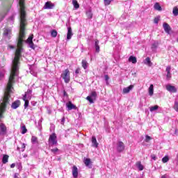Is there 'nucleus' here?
I'll list each match as a JSON object with an SVG mask.
<instances>
[{
  "mask_svg": "<svg viewBox=\"0 0 178 178\" xmlns=\"http://www.w3.org/2000/svg\"><path fill=\"white\" fill-rule=\"evenodd\" d=\"M19 6V14H20V26H19V36L17 42L18 48L16 49L15 58L13 60L11 72L9 77L8 83L4 93V97L2 102L0 104V112H5L6 111V106L9 104V98L10 94H12L13 87L12 83H15V77L19 75V65H20V56H22V44H23V38H24V31L26 30V24L27 21L26 20V3L24 0L17 1Z\"/></svg>",
  "mask_w": 178,
  "mask_h": 178,
  "instance_id": "obj_1",
  "label": "nucleus"
},
{
  "mask_svg": "<svg viewBox=\"0 0 178 178\" xmlns=\"http://www.w3.org/2000/svg\"><path fill=\"white\" fill-rule=\"evenodd\" d=\"M56 134H52L49 138V147H54V145H58V140L56 139Z\"/></svg>",
  "mask_w": 178,
  "mask_h": 178,
  "instance_id": "obj_2",
  "label": "nucleus"
},
{
  "mask_svg": "<svg viewBox=\"0 0 178 178\" xmlns=\"http://www.w3.org/2000/svg\"><path fill=\"white\" fill-rule=\"evenodd\" d=\"M61 77L64 80L65 83H69L70 81V71L68 69H66L61 74Z\"/></svg>",
  "mask_w": 178,
  "mask_h": 178,
  "instance_id": "obj_3",
  "label": "nucleus"
},
{
  "mask_svg": "<svg viewBox=\"0 0 178 178\" xmlns=\"http://www.w3.org/2000/svg\"><path fill=\"white\" fill-rule=\"evenodd\" d=\"M97 92L92 91L90 93V96H88L86 97V99H87V101H88L90 102V104H94V100L93 99H95V98H97ZM92 98H93V99H92Z\"/></svg>",
  "mask_w": 178,
  "mask_h": 178,
  "instance_id": "obj_4",
  "label": "nucleus"
},
{
  "mask_svg": "<svg viewBox=\"0 0 178 178\" xmlns=\"http://www.w3.org/2000/svg\"><path fill=\"white\" fill-rule=\"evenodd\" d=\"M8 133V128L3 123H0V136H5Z\"/></svg>",
  "mask_w": 178,
  "mask_h": 178,
  "instance_id": "obj_5",
  "label": "nucleus"
},
{
  "mask_svg": "<svg viewBox=\"0 0 178 178\" xmlns=\"http://www.w3.org/2000/svg\"><path fill=\"white\" fill-rule=\"evenodd\" d=\"M125 148L124 143L122 141H119L117 143V151L118 152H123L124 149Z\"/></svg>",
  "mask_w": 178,
  "mask_h": 178,
  "instance_id": "obj_6",
  "label": "nucleus"
},
{
  "mask_svg": "<svg viewBox=\"0 0 178 178\" xmlns=\"http://www.w3.org/2000/svg\"><path fill=\"white\" fill-rule=\"evenodd\" d=\"M3 37L6 40H9L12 37V31L10 29L4 30Z\"/></svg>",
  "mask_w": 178,
  "mask_h": 178,
  "instance_id": "obj_7",
  "label": "nucleus"
},
{
  "mask_svg": "<svg viewBox=\"0 0 178 178\" xmlns=\"http://www.w3.org/2000/svg\"><path fill=\"white\" fill-rule=\"evenodd\" d=\"M83 163L87 168H88L89 169H92V162H91L90 159L84 158Z\"/></svg>",
  "mask_w": 178,
  "mask_h": 178,
  "instance_id": "obj_8",
  "label": "nucleus"
},
{
  "mask_svg": "<svg viewBox=\"0 0 178 178\" xmlns=\"http://www.w3.org/2000/svg\"><path fill=\"white\" fill-rule=\"evenodd\" d=\"M165 88L169 92H177V89L173 86L166 85Z\"/></svg>",
  "mask_w": 178,
  "mask_h": 178,
  "instance_id": "obj_9",
  "label": "nucleus"
},
{
  "mask_svg": "<svg viewBox=\"0 0 178 178\" xmlns=\"http://www.w3.org/2000/svg\"><path fill=\"white\" fill-rule=\"evenodd\" d=\"M54 8H55V4L51 1H47L43 7L44 9H54Z\"/></svg>",
  "mask_w": 178,
  "mask_h": 178,
  "instance_id": "obj_10",
  "label": "nucleus"
},
{
  "mask_svg": "<svg viewBox=\"0 0 178 178\" xmlns=\"http://www.w3.org/2000/svg\"><path fill=\"white\" fill-rule=\"evenodd\" d=\"M163 27L164 29V31L167 33V34H169L170 33V30H172V28H170V26L168 23L164 22L163 24Z\"/></svg>",
  "mask_w": 178,
  "mask_h": 178,
  "instance_id": "obj_11",
  "label": "nucleus"
},
{
  "mask_svg": "<svg viewBox=\"0 0 178 178\" xmlns=\"http://www.w3.org/2000/svg\"><path fill=\"white\" fill-rule=\"evenodd\" d=\"M72 176L74 178L79 177V169L76 165L72 167Z\"/></svg>",
  "mask_w": 178,
  "mask_h": 178,
  "instance_id": "obj_12",
  "label": "nucleus"
},
{
  "mask_svg": "<svg viewBox=\"0 0 178 178\" xmlns=\"http://www.w3.org/2000/svg\"><path fill=\"white\" fill-rule=\"evenodd\" d=\"M133 88H134V85H130L127 88H124L122 90V92L123 94H129V92H130V91H131Z\"/></svg>",
  "mask_w": 178,
  "mask_h": 178,
  "instance_id": "obj_13",
  "label": "nucleus"
},
{
  "mask_svg": "<svg viewBox=\"0 0 178 178\" xmlns=\"http://www.w3.org/2000/svg\"><path fill=\"white\" fill-rule=\"evenodd\" d=\"M20 106V100H16L11 104L12 109H17Z\"/></svg>",
  "mask_w": 178,
  "mask_h": 178,
  "instance_id": "obj_14",
  "label": "nucleus"
},
{
  "mask_svg": "<svg viewBox=\"0 0 178 178\" xmlns=\"http://www.w3.org/2000/svg\"><path fill=\"white\" fill-rule=\"evenodd\" d=\"M32 92V90L28 89L24 97H25L26 99H31V97H33Z\"/></svg>",
  "mask_w": 178,
  "mask_h": 178,
  "instance_id": "obj_15",
  "label": "nucleus"
},
{
  "mask_svg": "<svg viewBox=\"0 0 178 178\" xmlns=\"http://www.w3.org/2000/svg\"><path fill=\"white\" fill-rule=\"evenodd\" d=\"M72 37H73V31H72V27H68L67 33V40H71Z\"/></svg>",
  "mask_w": 178,
  "mask_h": 178,
  "instance_id": "obj_16",
  "label": "nucleus"
},
{
  "mask_svg": "<svg viewBox=\"0 0 178 178\" xmlns=\"http://www.w3.org/2000/svg\"><path fill=\"white\" fill-rule=\"evenodd\" d=\"M98 142H97V138L95 136L92 137V146L95 148H98Z\"/></svg>",
  "mask_w": 178,
  "mask_h": 178,
  "instance_id": "obj_17",
  "label": "nucleus"
},
{
  "mask_svg": "<svg viewBox=\"0 0 178 178\" xmlns=\"http://www.w3.org/2000/svg\"><path fill=\"white\" fill-rule=\"evenodd\" d=\"M67 108H68V111H72V109H77V107L74 104L71 103V102L67 104Z\"/></svg>",
  "mask_w": 178,
  "mask_h": 178,
  "instance_id": "obj_18",
  "label": "nucleus"
},
{
  "mask_svg": "<svg viewBox=\"0 0 178 178\" xmlns=\"http://www.w3.org/2000/svg\"><path fill=\"white\" fill-rule=\"evenodd\" d=\"M95 47L96 49V52H99V40H95Z\"/></svg>",
  "mask_w": 178,
  "mask_h": 178,
  "instance_id": "obj_19",
  "label": "nucleus"
},
{
  "mask_svg": "<svg viewBox=\"0 0 178 178\" xmlns=\"http://www.w3.org/2000/svg\"><path fill=\"white\" fill-rule=\"evenodd\" d=\"M9 161V156L8 154H4L3 155L2 158V163L3 164L8 163V161Z\"/></svg>",
  "mask_w": 178,
  "mask_h": 178,
  "instance_id": "obj_20",
  "label": "nucleus"
},
{
  "mask_svg": "<svg viewBox=\"0 0 178 178\" xmlns=\"http://www.w3.org/2000/svg\"><path fill=\"white\" fill-rule=\"evenodd\" d=\"M145 65H147V66H152V63L151 62V58L149 57H147L144 61Z\"/></svg>",
  "mask_w": 178,
  "mask_h": 178,
  "instance_id": "obj_21",
  "label": "nucleus"
},
{
  "mask_svg": "<svg viewBox=\"0 0 178 178\" xmlns=\"http://www.w3.org/2000/svg\"><path fill=\"white\" fill-rule=\"evenodd\" d=\"M136 165L139 170H144V165L141 164V161H137Z\"/></svg>",
  "mask_w": 178,
  "mask_h": 178,
  "instance_id": "obj_22",
  "label": "nucleus"
},
{
  "mask_svg": "<svg viewBox=\"0 0 178 178\" xmlns=\"http://www.w3.org/2000/svg\"><path fill=\"white\" fill-rule=\"evenodd\" d=\"M149 95L152 97L154 95V85L151 84L149 88Z\"/></svg>",
  "mask_w": 178,
  "mask_h": 178,
  "instance_id": "obj_23",
  "label": "nucleus"
},
{
  "mask_svg": "<svg viewBox=\"0 0 178 178\" xmlns=\"http://www.w3.org/2000/svg\"><path fill=\"white\" fill-rule=\"evenodd\" d=\"M159 108V106L154 105V106L149 107V111H150V112H155V111H158Z\"/></svg>",
  "mask_w": 178,
  "mask_h": 178,
  "instance_id": "obj_24",
  "label": "nucleus"
},
{
  "mask_svg": "<svg viewBox=\"0 0 178 178\" xmlns=\"http://www.w3.org/2000/svg\"><path fill=\"white\" fill-rule=\"evenodd\" d=\"M72 5L75 9H79V8H80V4H79L77 0H72Z\"/></svg>",
  "mask_w": 178,
  "mask_h": 178,
  "instance_id": "obj_25",
  "label": "nucleus"
},
{
  "mask_svg": "<svg viewBox=\"0 0 178 178\" xmlns=\"http://www.w3.org/2000/svg\"><path fill=\"white\" fill-rule=\"evenodd\" d=\"M129 62H131V63H137V58H136L133 56H131L129 58Z\"/></svg>",
  "mask_w": 178,
  "mask_h": 178,
  "instance_id": "obj_26",
  "label": "nucleus"
},
{
  "mask_svg": "<svg viewBox=\"0 0 178 178\" xmlns=\"http://www.w3.org/2000/svg\"><path fill=\"white\" fill-rule=\"evenodd\" d=\"M154 8L156 10H162V7H161V5H159V3H156L154 6Z\"/></svg>",
  "mask_w": 178,
  "mask_h": 178,
  "instance_id": "obj_27",
  "label": "nucleus"
},
{
  "mask_svg": "<svg viewBox=\"0 0 178 178\" xmlns=\"http://www.w3.org/2000/svg\"><path fill=\"white\" fill-rule=\"evenodd\" d=\"M81 63H82V67L86 70V69H87V67H88V63H87V60H82Z\"/></svg>",
  "mask_w": 178,
  "mask_h": 178,
  "instance_id": "obj_28",
  "label": "nucleus"
},
{
  "mask_svg": "<svg viewBox=\"0 0 178 178\" xmlns=\"http://www.w3.org/2000/svg\"><path fill=\"white\" fill-rule=\"evenodd\" d=\"M86 16L88 19H92V12L91 11V10H88L86 12Z\"/></svg>",
  "mask_w": 178,
  "mask_h": 178,
  "instance_id": "obj_29",
  "label": "nucleus"
},
{
  "mask_svg": "<svg viewBox=\"0 0 178 178\" xmlns=\"http://www.w3.org/2000/svg\"><path fill=\"white\" fill-rule=\"evenodd\" d=\"M172 14L174 16H178V8L175 6L172 9Z\"/></svg>",
  "mask_w": 178,
  "mask_h": 178,
  "instance_id": "obj_30",
  "label": "nucleus"
},
{
  "mask_svg": "<svg viewBox=\"0 0 178 178\" xmlns=\"http://www.w3.org/2000/svg\"><path fill=\"white\" fill-rule=\"evenodd\" d=\"M158 48V42H154L152 44V51H155Z\"/></svg>",
  "mask_w": 178,
  "mask_h": 178,
  "instance_id": "obj_31",
  "label": "nucleus"
},
{
  "mask_svg": "<svg viewBox=\"0 0 178 178\" xmlns=\"http://www.w3.org/2000/svg\"><path fill=\"white\" fill-rule=\"evenodd\" d=\"M31 143H32V144H37V143H38V139L37 138V137L32 136Z\"/></svg>",
  "mask_w": 178,
  "mask_h": 178,
  "instance_id": "obj_32",
  "label": "nucleus"
},
{
  "mask_svg": "<svg viewBox=\"0 0 178 178\" xmlns=\"http://www.w3.org/2000/svg\"><path fill=\"white\" fill-rule=\"evenodd\" d=\"M34 38V35H31L27 40H26V42H28V44H30L31 42H33V38Z\"/></svg>",
  "mask_w": 178,
  "mask_h": 178,
  "instance_id": "obj_33",
  "label": "nucleus"
},
{
  "mask_svg": "<svg viewBox=\"0 0 178 178\" xmlns=\"http://www.w3.org/2000/svg\"><path fill=\"white\" fill-rule=\"evenodd\" d=\"M23 99L24 101V108L26 109V108H27L29 106V99H26V97H23Z\"/></svg>",
  "mask_w": 178,
  "mask_h": 178,
  "instance_id": "obj_34",
  "label": "nucleus"
},
{
  "mask_svg": "<svg viewBox=\"0 0 178 178\" xmlns=\"http://www.w3.org/2000/svg\"><path fill=\"white\" fill-rule=\"evenodd\" d=\"M162 162H163V163H166L167 162H169V156H165L162 159Z\"/></svg>",
  "mask_w": 178,
  "mask_h": 178,
  "instance_id": "obj_35",
  "label": "nucleus"
},
{
  "mask_svg": "<svg viewBox=\"0 0 178 178\" xmlns=\"http://www.w3.org/2000/svg\"><path fill=\"white\" fill-rule=\"evenodd\" d=\"M51 152H52L54 154H58V152H59V149H58V147H56L54 149H51Z\"/></svg>",
  "mask_w": 178,
  "mask_h": 178,
  "instance_id": "obj_36",
  "label": "nucleus"
},
{
  "mask_svg": "<svg viewBox=\"0 0 178 178\" xmlns=\"http://www.w3.org/2000/svg\"><path fill=\"white\" fill-rule=\"evenodd\" d=\"M160 19H161V17L159 16L156 17L154 19V23H155V24H158V23H159Z\"/></svg>",
  "mask_w": 178,
  "mask_h": 178,
  "instance_id": "obj_37",
  "label": "nucleus"
},
{
  "mask_svg": "<svg viewBox=\"0 0 178 178\" xmlns=\"http://www.w3.org/2000/svg\"><path fill=\"white\" fill-rule=\"evenodd\" d=\"M51 37L55 38V37H56V35H58V31L53 30V31H51Z\"/></svg>",
  "mask_w": 178,
  "mask_h": 178,
  "instance_id": "obj_38",
  "label": "nucleus"
},
{
  "mask_svg": "<svg viewBox=\"0 0 178 178\" xmlns=\"http://www.w3.org/2000/svg\"><path fill=\"white\" fill-rule=\"evenodd\" d=\"M22 130V134H26V133H27V128H26V126H23Z\"/></svg>",
  "mask_w": 178,
  "mask_h": 178,
  "instance_id": "obj_39",
  "label": "nucleus"
},
{
  "mask_svg": "<svg viewBox=\"0 0 178 178\" xmlns=\"http://www.w3.org/2000/svg\"><path fill=\"white\" fill-rule=\"evenodd\" d=\"M113 0H104V5L106 6H108V5H111V2H112Z\"/></svg>",
  "mask_w": 178,
  "mask_h": 178,
  "instance_id": "obj_40",
  "label": "nucleus"
},
{
  "mask_svg": "<svg viewBox=\"0 0 178 178\" xmlns=\"http://www.w3.org/2000/svg\"><path fill=\"white\" fill-rule=\"evenodd\" d=\"M29 48H31V49H35V44L33 42L31 43H29Z\"/></svg>",
  "mask_w": 178,
  "mask_h": 178,
  "instance_id": "obj_41",
  "label": "nucleus"
},
{
  "mask_svg": "<svg viewBox=\"0 0 178 178\" xmlns=\"http://www.w3.org/2000/svg\"><path fill=\"white\" fill-rule=\"evenodd\" d=\"M5 76V71L3 70H0V79H2Z\"/></svg>",
  "mask_w": 178,
  "mask_h": 178,
  "instance_id": "obj_42",
  "label": "nucleus"
},
{
  "mask_svg": "<svg viewBox=\"0 0 178 178\" xmlns=\"http://www.w3.org/2000/svg\"><path fill=\"white\" fill-rule=\"evenodd\" d=\"M166 79L167 80H170V79H172V74L170 72L167 73Z\"/></svg>",
  "mask_w": 178,
  "mask_h": 178,
  "instance_id": "obj_43",
  "label": "nucleus"
},
{
  "mask_svg": "<svg viewBox=\"0 0 178 178\" xmlns=\"http://www.w3.org/2000/svg\"><path fill=\"white\" fill-rule=\"evenodd\" d=\"M152 138H151V136H148V135H146L145 136V142L146 143H149V140H152Z\"/></svg>",
  "mask_w": 178,
  "mask_h": 178,
  "instance_id": "obj_44",
  "label": "nucleus"
},
{
  "mask_svg": "<svg viewBox=\"0 0 178 178\" xmlns=\"http://www.w3.org/2000/svg\"><path fill=\"white\" fill-rule=\"evenodd\" d=\"M174 109L178 112V102H175L174 104Z\"/></svg>",
  "mask_w": 178,
  "mask_h": 178,
  "instance_id": "obj_45",
  "label": "nucleus"
},
{
  "mask_svg": "<svg viewBox=\"0 0 178 178\" xmlns=\"http://www.w3.org/2000/svg\"><path fill=\"white\" fill-rule=\"evenodd\" d=\"M30 73L32 74V76H34L35 77L37 76V72H35L34 70H31Z\"/></svg>",
  "mask_w": 178,
  "mask_h": 178,
  "instance_id": "obj_46",
  "label": "nucleus"
},
{
  "mask_svg": "<svg viewBox=\"0 0 178 178\" xmlns=\"http://www.w3.org/2000/svg\"><path fill=\"white\" fill-rule=\"evenodd\" d=\"M104 79H105V80H106V84L108 85L109 83L108 82V81L109 80V76H108V75H104Z\"/></svg>",
  "mask_w": 178,
  "mask_h": 178,
  "instance_id": "obj_47",
  "label": "nucleus"
},
{
  "mask_svg": "<svg viewBox=\"0 0 178 178\" xmlns=\"http://www.w3.org/2000/svg\"><path fill=\"white\" fill-rule=\"evenodd\" d=\"M171 69H172V68L170 67V66H168V67H166L165 72H167V73H170Z\"/></svg>",
  "mask_w": 178,
  "mask_h": 178,
  "instance_id": "obj_48",
  "label": "nucleus"
},
{
  "mask_svg": "<svg viewBox=\"0 0 178 178\" xmlns=\"http://www.w3.org/2000/svg\"><path fill=\"white\" fill-rule=\"evenodd\" d=\"M150 156L153 161H156V156L155 154H151Z\"/></svg>",
  "mask_w": 178,
  "mask_h": 178,
  "instance_id": "obj_49",
  "label": "nucleus"
},
{
  "mask_svg": "<svg viewBox=\"0 0 178 178\" xmlns=\"http://www.w3.org/2000/svg\"><path fill=\"white\" fill-rule=\"evenodd\" d=\"M22 152H23V151H24V149H26V144H24V143L22 144Z\"/></svg>",
  "mask_w": 178,
  "mask_h": 178,
  "instance_id": "obj_50",
  "label": "nucleus"
},
{
  "mask_svg": "<svg viewBox=\"0 0 178 178\" xmlns=\"http://www.w3.org/2000/svg\"><path fill=\"white\" fill-rule=\"evenodd\" d=\"M65 117H63L62 119H61L60 124H65Z\"/></svg>",
  "mask_w": 178,
  "mask_h": 178,
  "instance_id": "obj_51",
  "label": "nucleus"
},
{
  "mask_svg": "<svg viewBox=\"0 0 178 178\" xmlns=\"http://www.w3.org/2000/svg\"><path fill=\"white\" fill-rule=\"evenodd\" d=\"M80 68H77L76 70H75V74H79V73H80Z\"/></svg>",
  "mask_w": 178,
  "mask_h": 178,
  "instance_id": "obj_52",
  "label": "nucleus"
},
{
  "mask_svg": "<svg viewBox=\"0 0 178 178\" xmlns=\"http://www.w3.org/2000/svg\"><path fill=\"white\" fill-rule=\"evenodd\" d=\"M54 129H55V125L51 124V127H50V131H52V130H54Z\"/></svg>",
  "mask_w": 178,
  "mask_h": 178,
  "instance_id": "obj_53",
  "label": "nucleus"
},
{
  "mask_svg": "<svg viewBox=\"0 0 178 178\" xmlns=\"http://www.w3.org/2000/svg\"><path fill=\"white\" fill-rule=\"evenodd\" d=\"M41 123H42V118H41L38 122V125L41 126Z\"/></svg>",
  "mask_w": 178,
  "mask_h": 178,
  "instance_id": "obj_54",
  "label": "nucleus"
},
{
  "mask_svg": "<svg viewBox=\"0 0 178 178\" xmlns=\"http://www.w3.org/2000/svg\"><path fill=\"white\" fill-rule=\"evenodd\" d=\"M15 166H16V164H15V163H12V164L10 165L11 169H13V168H15Z\"/></svg>",
  "mask_w": 178,
  "mask_h": 178,
  "instance_id": "obj_55",
  "label": "nucleus"
},
{
  "mask_svg": "<svg viewBox=\"0 0 178 178\" xmlns=\"http://www.w3.org/2000/svg\"><path fill=\"white\" fill-rule=\"evenodd\" d=\"M9 48H10V49H13L15 48V46L10 45V46H9Z\"/></svg>",
  "mask_w": 178,
  "mask_h": 178,
  "instance_id": "obj_56",
  "label": "nucleus"
},
{
  "mask_svg": "<svg viewBox=\"0 0 178 178\" xmlns=\"http://www.w3.org/2000/svg\"><path fill=\"white\" fill-rule=\"evenodd\" d=\"M64 95H65V96L67 95V93H66L65 91H64Z\"/></svg>",
  "mask_w": 178,
  "mask_h": 178,
  "instance_id": "obj_57",
  "label": "nucleus"
},
{
  "mask_svg": "<svg viewBox=\"0 0 178 178\" xmlns=\"http://www.w3.org/2000/svg\"><path fill=\"white\" fill-rule=\"evenodd\" d=\"M15 178H17V174H15Z\"/></svg>",
  "mask_w": 178,
  "mask_h": 178,
  "instance_id": "obj_58",
  "label": "nucleus"
},
{
  "mask_svg": "<svg viewBox=\"0 0 178 178\" xmlns=\"http://www.w3.org/2000/svg\"><path fill=\"white\" fill-rule=\"evenodd\" d=\"M178 129H175V134H177Z\"/></svg>",
  "mask_w": 178,
  "mask_h": 178,
  "instance_id": "obj_59",
  "label": "nucleus"
},
{
  "mask_svg": "<svg viewBox=\"0 0 178 178\" xmlns=\"http://www.w3.org/2000/svg\"><path fill=\"white\" fill-rule=\"evenodd\" d=\"M161 178H166V176L163 175V176L161 177Z\"/></svg>",
  "mask_w": 178,
  "mask_h": 178,
  "instance_id": "obj_60",
  "label": "nucleus"
},
{
  "mask_svg": "<svg viewBox=\"0 0 178 178\" xmlns=\"http://www.w3.org/2000/svg\"><path fill=\"white\" fill-rule=\"evenodd\" d=\"M10 19H11V20H13V17H11Z\"/></svg>",
  "mask_w": 178,
  "mask_h": 178,
  "instance_id": "obj_61",
  "label": "nucleus"
}]
</instances>
